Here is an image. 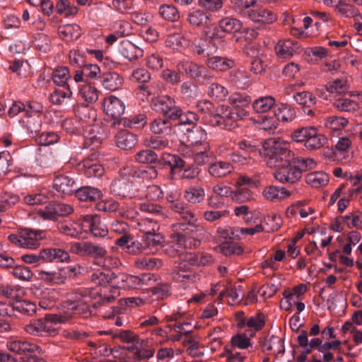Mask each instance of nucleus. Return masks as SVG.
I'll return each mask as SVG.
<instances>
[{"label":"nucleus","mask_w":362,"mask_h":362,"mask_svg":"<svg viewBox=\"0 0 362 362\" xmlns=\"http://www.w3.org/2000/svg\"><path fill=\"white\" fill-rule=\"evenodd\" d=\"M125 280L124 289L136 288L144 284L147 285L151 281H156V279L151 274H143L139 276L127 274Z\"/></svg>","instance_id":"25"},{"label":"nucleus","mask_w":362,"mask_h":362,"mask_svg":"<svg viewBox=\"0 0 362 362\" xmlns=\"http://www.w3.org/2000/svg\"><path fill=\"white\" fill-rule=\"evenodd\" d=\"M57 228L62 234L71 237L78 236L81 233L82 230H83L82 223L79 224L70 221H65L58 223Z\"/></svg>","instance_id":"41"},{"label":"nucleus","mask_w":362,"mask_h":362,"mask_svg":"<svg viewBox=\"0 0 362 362\" xmlns=\"http://www.w3.org/2000/svg\"><path fill=\"white\" fill-rule=\"evenodd\" d=\"M292 161L296 163L301 173L303 171L314 169L317 165V163L314 159L310 158L296 157L294 153Z\"/></svg>","instance_id":"58"},{"label":"nucleus","mask_w":362,"mask_h":362,"mask_svg":"<svg viewBox=\"0 0 362 362\" xmlns=\"http://www.w3.org/2000/svg\"><path fill=\"white\" fill-rule=\"evenodd\" d=\"M293 98L299 105L308 107L316 103V98L308 91L298 92L293 95Z\"/></svg>","instance_id":"57"},{"label":"nucleus","mask_w":362,"mask_h":362,"mask_svg":"<svg viewBox=\"0 0 362 362\" xmlns=\"http://www.w3.org/2000/svg\"><path fill=\"white\" fill-rule=\"evenodd\" d=\"M299 47L291 40H279L275 47L276 54L283 58L291 57L297 52Z\"/></svg>","instance_id":"24"},{"label":"nucleus","mask_w":362,"mask_h":362,"mask_svg":"<svg viewBox=\"0 0 362 362\" xmlns=\"http://www.w3.org/2000/svg\"><path fill=\"white\" fill-rule=\"evenodd\" d=\"M276 100L270 95L261 96L252 102V107L257 113H266L275 105Z\"/></svg>","instance_id":"32"},{"label":"nucleus","mask_w":362,"mask_h":362,"mask_svg":"<svg viewBox=\"0 0 362 362\" xmlns=\"http://www.w3.org/2000/svg\"><path fill=\"white\" fill-rule=\"evenodd\" d=\"M118 52L129 61L143 56V50L128 40H123L119 42Z\"/></svg>","instance_id":"17"},{"label":"nucleus","mask_w":362,"mask_h":362,"mask_svg":"<svg viewBox=\"0 0 362 362\" xmlns=\"http://www.w3.org/2000/svg\"><path fill=\"white\" fill-rule=\"evenodd\" d=\"M281 225V220L279 216L269 215L264 217L262 228L263 231L271 233L277 230Z\"/></svg>","instance_id":"54"},{"label":"nucleus","mask_w":362,"mask_h":362,"mask_svg":"<svg viewBox=\"0 0 362 362\" xmlns=\"http://www.w3.org/2000/svg\"><path fill=\"white\" fill-rule=\"evenodd\" d=\"M291 192L284 187H279L274 185H269L264 188L263 197L268 201L276 202L289 197Z\"/></svg>","instance_id":"21"},{"label":"nucleus","mask_w":362,"mask_h":362,"mask_svg":"<svg viewBox=\"0 0 362 362\" xmlns=\"http://www.w3.org/2000/svg\"><path fill=\"white\" fill-rule=\"evenodd\" d=\"M205 197V191L201 186H190L184 192V198L190 204L201 203Z\"/></svg>","instance_id":"34"},{"label":"nucleus","mask_w":362,"mask_h":362,"mask_svg":"<svg viewBox=\"0 0 362 362\" xmlns=\"http://www.w3.org/2000/svg\"><path fill=\"white\" fill-rule=\"evenodd\" d=\"M274 111L277 119L283 122L293 121L296 115L295 108L285 103L277 105Z\"/></svg>","instance_id":"27"},{"label":"nucleus","mask_w":362,"mask_h":362,"mask_svg":"<svg viewBox=\"0 0 362 362\" xmlns=\"http://www.w3.org/2000/svg\"><path fill=\"white\" fill-rule=\"evenodd\" d=\"M230 347L246 349L252 346L251 339L245 334H237L230 339Z\"/></svg>","instance_id":"55"},{"label":"nucleus","mask_w":362,"mask_h":362,"mask_svg":"<svg viewBox=\"0 0 362 362\" xmlns=\"http://www.w3.org/2000/svg\"><path fill=\"white\" fill-rule=\"evenodd\" d=\"M184 156L192 157L194 163L202 165L209 163L214 158V154L210 144H204L202 146L189 148Z\"/></svg>","instance_id":"11"},{"label":"nucleus","mask_w":362,"mask_h":362,"mask_svg":"<svg viewBox=\"0 0 362 362\" xmlns=\"http://www.w3.org/2000/svg\"><path fill=\"white\" fill-rule=\"evenodd\" d=\"M211 15L201 10H195L189 13L187 21L193 27H202L210 22Z\"/></svg>","instance_id":"39"},{"label":"nucleus","mask_w":362,"mask_h":362,"mask_svg":"<svg viewBox=\"0 0 362 362\" xmlns=\"http://www.w3.org/2000/svg\"><path fill=\"white\" fill-rule=\"evenodd\" d=\"M258 343L264 353L273 351L279 354L284 351L282 339L276 336L272 335L259 338Z\"/></svg>","instance_id":"15"},{"label":"nucleus","mask_w":362,"mask_h":362,"mask_svg":"<svg viewBox=\"0 0 362 362\" xmlns=\"http://www.w3.org/2000/svg\"><path fill=\"white\" fill-rule=\"evenodd\" d=\"M136 228L144 235L149 234L157 232L159 230V225L157 221H153L151 218L146 217L137 221Z\"/></svg>","instance_id":"48"},{"label":"nucleus","mask_w":362,"mask_h":362,"mask_svg":"<svg viewBox=\"0 0 362 362\" xmlns=\"http://www.w3.org/2000/svg\"><path fill=\"white\" fill-rule=\"evenodd\" d=\"M233 170V165L230 162L224 160L214 162L209 168V173L214 177H224Z\"/></svg>","instance_id":"22"},{"label":"nucleus","mask_w":362,"mask_h":362,"mask_svg":"<svg viewBox=\"0 0 362 362\" xmlns=\"http://www.w3.org/2000/svg\"><path fill=\"white\" fill-rule=\"evenodd\" d=\"M43 255L45 262H64L69 259V253L59 248L43 249Z\"/></svg>","instance_id":"38"},{"label":"nucleus","mask_w":362,"mask_h":362,"mask_svg":"<svg viewBox=\"0 0 362 362\" xmlns=\"http://www.w3.org/2000/svg\"><path fill=\"white\" fill-rule=\"evenodd\" d=\"M71 78L69 69L67 66H59L53 71V82L58 86H69L68 80Z\"/></svg>","instance_id":"50"},{"label":"nucleus","mask_w":362,"mask_h":362,"mask_svg":"<svg viewBox=\"0 0 362 362\" xmlns=\"http://www.w3.org/2000/svg\"><path fill=\"white\" fill-rule=\"evenodd\" d=\"M53 187L63 195H69L76 192L78 185L70 176L59 175L54 180Z\"/></svg>","instance_id":"14"},{"label":"nucleus","mask_w":362,"mask_h":362,"mask_svg":"<svg viewBox=\"0 0 362 362\" xmlns=\"http://www.w3.org/2000/svg\"><path fill=\"white\" fill-rule=\"evenodd\" d=\"M329 176L322 171H315L308 173L305 177L308 185L315 188L326 186L329 182Z\"/></svg>","instance_id":"36"},{"label":"nucleus","mask_w":362,"mask_h":362,"mask_svg":"<svg viewBox=\"0 0 362 362\" xmlns=\"http://www.w3.org/2000/svg\"><path fill=\"white\" fill-rule=\"evenodd\" d=\"M103 109L106 115L113 119L120 117L125 110L124 103L115 95H109L103 99Z\"/></svg>","instance_id":"12"},{"label":"nucleus","mask_w":362,"mask_h":362,"mask_svg":"<svg viewBox=\"0 0 362 362\" xmlns=\"http://www.w3.org/2000/svg\"><path fill=\"white\" fill-rule=\"evenodd\" d=\"M72 93L69 86L56 88L49 95V100L54 105H62L70 99Z\"/></svg>","instance_id":"42"},{"label":"nucleus","mask_w":362,"mask_h":362,"mask_svg":"<svg viewBox=\"0 0 362 362\" xmlns=\"http://www.w3.org/2000/svg\"><path fill=\"white\" fill-rule=\"evenodd\" d=\"M189 44V40L185 37L181 33L168 35L165 39L166 46L175 50L180 51L184 47L188 46Z\"/></svg>","instance_id":"40"},{"label":"nucleus","mask_w":362,"mask_h":362,"mask_svg":"<svg viewBox=\"0 0 362 362\" xmlns=\"http://www.w3.org/2000/svg\"><path fill=\"white\" fill-rule=\"evenodd\" d=\"M93 281L102 286L110 285L112 287V272H100L98 271L92 275Z\"/></svg>","instance_id":"62"},{"label":"nucleus","mask_w":362,"mask_h":362,"mask_svg":"<svg viewBox=\"0 0 362 362\" xmlns=\"http://www.w3.org/2000/svg\"><path fill=\"white\" fill-rule=\"evenodd\" d=\"M218 28L223 33H237L241 30L242 23L236 18L226 17L220 20Z\"/></svg>","instance_id":"46"},{"label":"nucleus","mask_w":362,"mask_h":362,"mask_svg":"<svg viewBox=\"0 0 362 362\" xmlns=\"http://www.w3.org/2000/svg\"><path fill=\"white\" fill-rule=\"evenodd\" d=\"M187 139L189 142V148L202 146L204 144H210L206 132L199 126L193 127L188 132Z\"/></svg>","instance_id":"19"},{"label":"nucleus","mask_w":362,"mask_h":362,"mask_svg":"<svg viewBox=\"0 0 362 362\" xmlns=\"http://www.w3.org/2000/svg\"><path fill=\"white\" fill-rule=\"evenodd\" d=\"M144 145L151 148L161 150L168 146V141L162 136H151L144 140Z\"/></svg>","instance_id":"63"},{"label":"nucleus","mask_w":362,"mask_h":362,"mask_svg":"<svg viewBox=\"0 0 362 362\" xmlns=\"http://www.w3.org/2000/svg\"><path fill=\"white\" fill-rule=\"evenodd\" d=\"M177 115L175 117L174 120L177 119L178 124H193L198 120V117L196 113L190 111L183 112L180 107H179V111H177Z\"/></svg>","instance_id":"60"},{"label":"nucleus","mask_w":362,"mask_h":362,"mask_svg":"<svg viewBox=\"0 0 362 362\" xmlns=\"http://www.w3.org/2000/svg\"><path fill=\"white\" fill-rule=\"evenodd\" d=\"M78 168L87 177H100L105 173V168L98 160L95 153H92L80 162Z\"/></svg>","instance_id":"7"},{"label":"nucleus","mask_w":362,"mask_h":362,"mask_svg":"<svg viewBox=\"0 0 362 362\" xmlns=\"http://www.w3.org/2000/svg\"><path fill=\"white\" fill-rule=\"evenodd\" d=\"M249 18L254 23L259 25H270L277 20V14L272 9L257 6L248 11Z\"/></svg>","instance_id":"10"},{"label":"nucleus","mask_w":362,"mask_h":362,"mask_svg":"<svg viewBox=\"0 0 362 362\" xmlns=\"http://www.w3.org/2000/svg\"><path fill=\"white\" fill-rule=\"evenodd\" d=\"M116 146L122 150H128L134 146L136 138L134 135L126 131L119 132L115 137Z\"/></svg>","instance_id":"37"},{"label":"nucleus","mask_w":362,"mask_h":362,"mask_svg":"<svg viewBox=\"0 0 362 362\" xmlns=\"http://www.w3.org/2000/svg\"><path fill=\"white\" fill-rule=\"evenodd\" d=\"M93 299L88 290H78L68 295L58 313L47 314L44 318L32 320L25 325L24 330L34 336L54 335L57 333L50 324L69 322L75 315L88 317L92 315Z\"/></svg>","instance_id":"1"},{"label":"nucleus","mask_w":362,"mask_h":362,"mask_svg":"<svg viewBox=\"0 0 362 362\" xmlns=\"http://www.w3.org/2000/svg\"><path fill=\"white\" fill-rule=\"evenodd\" d=\"M132 345L128 347L130 352L134 353V356L138 360L150 358L154 355V350L146 349V341L140 339V343H131Z\"/></svg>","instance_id":"29"},{"label":"nucleus","mask_w":362,"mask_h":362,"mask_svg":"<svg viewBox=\"0 0 362 362\" xmlns=\"http://www.w3.org/2000/svg\"><path fill=\"white\" fill-rule=\"evenodd\" d=\"M79 95L87 103H93L98 100L99 91L95 86L86 83L81 86Z\"/></svg>","instance_id":"51"},{"label":"nucleus","mask_w":362,"mask_h":362,"mask_svg":"<svg viewBox=\"0 0 362 362\" xmlns=\"http://www.w3.org/2000/svg\"><path fill=\"white\" fill-rule=\"evenodd\" d=\"M348 119L344 117L330 116L325 119V127L334 135L338 134L347 124Z\"/></svg>","instance_id":"33"},{"label":"nucleus","mask_w":362,"mask_h":362,"mask_svg":"<svg viewBox=\"0 0 362 362\" xmlns=\"http://www.w3.org/2000/svg\"><path fill=\"white\" fill-rule=\"evenodd\" d=\"M45 238L44 233L40 230L25 228L18 234H11L8 240L16 246L35 249L40 245V240Z\"/></svg>","instance_id":"4"},{"label":"nucleus","mask_w":362,"mask_h":362,"mask_svg":"<svg viewBox=\"0 0 362 362\" xmlns=\"http://www.w3.org/2000/svg\"><path fill=\"white\" fill-rule=\"evenodd\" d=\"M6 346L10 351L18 354L34 353L40 349L38 346L34 344L18 339H10L7 341Z\"/></svg>","instance_id":"16"},{"label":"nucleus","mask_w":362,"mask_h":362,"mask_svg":"<svg viewBox=\"0 0 362 362\" xmlns=\"http://www.w3.org/2000/svg\"><path fill=\"white\" fill-rule=\"evenodd\" d=\"M297 341L305 354H310L313 349L319 348L322 345V341L320 338H313L308 341V333L306 330H301L297 337Z\"/></svg>","instance_id":"26"},{"label":"nucleus","mask_w":362,"mask_h":362,"mask_svg":"<svg viewBox=\"0 0 362 362\" xmlns=\"http://www.w3.org/2000/svg\"><path fill=\"white\" fill-rule=\"evenodd\" d=\"M228 103L233 108H245L252 103L251 97L246 93L235 92L228 98Z\"/></svg>","instance_id":"44"},{"label":"nucleus","mask_w":362,"mask_h":362,"mask_svg":"<svg viewBox=\"0 0 362 362\" xmlns=\"http://www.w3.org/2000/svg\"><path fill=\"white\" fill-rule=\"evenodd\" d=\"M180 70L186 73L187 76L192 78L200 77L205 69L196 63L189 61H184L178 64Z\"/></svg>","instance_id":"43"},{"label":"nucleus","mask_w":362,"mask_h":362,"mask_svg":"<svg viewBox=\"0 0 362 362\" xmlns=\"http://www.w3.org/2000/svg\"><path fill=\"white\" fill-rule=\"evenodd\" d=\"M59 35L64 41H72L80 37L81 29L77 24H67L59 28Z\"/></svg>","instance_id":"35"},{"label":"nucleus","mask_w":362,"mask_h":362,"mask_svg":"<svg viewBox=\"0 0 362 362\" xmlns=\"http://www.w3.org/2000/svg\"><path fill=\"white\" fill-rule=\"evenodd\" d=\"M290 147V144L281 138H270L263 143L260 153L269 167L277 168L292 161L293 153Z\"/></svg>","instance_id":"3"},{"label":"nucleus","mask_w":362,"mask_h":362,"mask_svg":"<svg viewBox=\"0 0 362 362\" xmlns=\"http://www.w3.org/2000/svg\"><path fill=\"white\" fill-rule=\"evenodd\" d=\"M153 108L170 119H175V117L179 111L178 106L174 98L168 95L159 96L152 100Z\"/></svg>","instance_id":"8"},{"label":"nucleus","mask_w":362,"mask_h":362,"mask_svg":"<svg viewBox=\"0 0 362 362\" xmlns=\"http://www.w3.org/2000/svg\"><path fill=\"white\" fill-rule=\"evenodd\" d=\"M348 89L347 80L345 77L337 78L326 86V90L329 93L342 94Z\"/></svg>","instance_id":"56"},{"label":"nucleus","mask_w":362,"mask_h":362,"mask_svg":"<svg viewBox=\"0 0 362 362\" xmlns=\"http://www.w3.org/2000/svg\"><path fill=\"white\" fill-rule=\"evenodd\" d=\"M35 303L28 300L16 299L11 304V313L16 311L19 313L30 315L36 312Z\"/></svg>","instance_id":"31"},{"label":"nucleus","mask_w":362,"mask_h":362,"mask_svg":"<svg viewBox=\"0 0 362 362\" xmlns=\"http://www.w3.org/2000/svg\"><path fill=\"white\" fill-rule=\"evenodd\" d=\"M183 232L177 233L173 240L166 245L165 251L171 257H178L174 262V267L178 272H190L194 267L205 266L213 262L212 257L206 253L183 252L181 249L197 248L200 245L196 228L183 229Z\"/></svg>","instance_id":"2"},{"label":"nucleus","mask_w":362,"mask_h":362,"mask_svg":"<svg viewBox=\"0 0 362 362\" xmlns=\"http://www.w3.org/2000/svg\"><path fill=\"white\" fill-rule=\"evenodd\" d=\"M304 144L305 147L308 150H315L322 147L326 143L327 139L321 134H319L315 127H313Z\"/></svg>","instance_id":"30"},{"label":"nucleus","mask_w":362,"mask_h":362,"mask_svg":"<svg viewBox=\"0 0 362 362\" xmlns=\"http://www.w3.org/2000/svg\"><path fill=\"white\" fill-rule=\"evenodd\" d=\"M102 192L93 187H78L76 192V197L82 202L95 201L102 197Z\"/></svg>","instance_id":"28"},{"label":"nucleus","mask_w":362,"mask_h":362,"mask_svg":"<svg viewBox=\"0 0 362 362\" xmlns=\"http://www.w3.org/2000/svg\"><path fill=\"white\" fill-rule=\"evenodd\" d=\"M168 124V119L156 118L151 123L150 129L153 134L166 133L170 130Z\"/></svg>","instance_id":"64"},{"label":"nucleus","mask_w":362,"mask_h":362,"mask_svg":"<svg viewBox=\"0 0 362 362\" xmlns=\"http://www.w3.org/2000/svg\"><path fill=\"white\" fill-rule=\"evenodd\" d=\"M158 176V172L155 167L148 166L144 168H138L134 172V177L141 179L143 180H150L156 179Z\"/></svg>","instance_id":"59"},{"label":"nucleus","mask_w":362,"mask_h":362,"mask_svg":"<svg viewBox=\"0 0 362 362\" xmlns=\"http://www.w3.org/2000/svg\"><path fill=\"white\" fill-rule=\"evenodd\" d=\"M132 183L127 179L122 177L114 180L110 185L111 192L115 196L128 197L131 194Z\"/></svg>","instance_id":"23"},{"label":"nucleus","mask_w":362,"mask_h":362,"mask_svg":"<svg viewBox=\"0 0 362 362\" xmlns=\"http://www.w3.org/2000/svg\"><path fill=\"white\" fill-rule=\"evenodd\" d=\"M276 168L274 176L281 183H295L301 178L300 169L293 161L286 162Z\"/></svg>","instance_id":"5"},{"label":"nucleus","mask_w":362,"mask_h":362,"mask_svg":"<svg viewBox=\"0 0 362 362\" xmlns=\"http://www.w3.org/2000/svg\"><path fill=\"white\" fill-rule=\"evenodd\" d=\"M219 114L223 122V127L235 121L243 119L250 115L249 111L245 108H233L224 105L220 107Z\"/></svg>","instance_id":"13"},{"label":"nucleus","mask_w":362,"mask_h":362,"mask_svg":"<svg viewBox=\"0 0 362 362\" xmlns=\"http://www.w3.org/2000/svg\"><path fill=\"white\" fill-rule=\"evenodd\" d=\"M74 211L72 206L64 203H52L37 211L40 217L45 220L56 221L59 217L66 216Z\"/></svg>","instance_id":"6"},{"label":"nucleus","mask_w":362,"mask_h":362,"mask_svg":"<svg viewBox=\"0 0 362 362\" xmlns=\"http://www.w3.org/2000/svg\"><path fill=\"white\" fill-rule=\"evenodd\" d=\"M100 83L105 89L115 91L122 86L123 78L116 72H105L101 76Z\"/></svg>","instance_id":"18"},{"label":"nucleus","mask_w":362,"mask_h":362,"mask_svg":"<svg viewBox=\"0 0 362 362\" xmlns=\"http://www.w3.org/2000/svg\"><path fill=\"white\" fill-rule=\"evenodd\" d=\"M344 224L349 228L362 229V214H349L341 216Z\"/></svg>","instance_id":"61"},{"label":"nucleus","mask_w":362,"mask_h":362,"mask_svg":"<svg viewBox=\"0 0 362 362\" xmlns=\"http://www.w3.org/2000/svg\"><path fill=\"white\" fill-rule=\"evenodd\" d=\"M159 13L163 19L171 22H175L180 18L179 11L173 5H161L159 8Z\"/></svg>","instance_id":"53"},{"label":"nucleus","mask_w":362,"mask_h":362,"mask_svg":"<svg viewBox=\"0 0 362 362\" xmlns=\"http://www.w3.org/2000/svg\"><path fill=\"white\" fill-rule=\"evenodd\" d=\"M83 230H89L95 237H105L108 234L107 228L101 223L96 215L86 214L81 216Z\"/></svg>","instance_id":"9"},{"label":"nucleus","mask_w":362,"mask_h":362,"mask_svg":"<svg viewBox=\"0 0 362 362\" xmlns=\"http://www.w3.org/2000/svg\"><path fill=\"white\" fill-rule=\"evenodd\" d=\"M56 11L65 16H75L78 13V8L69 0H58L56 4Z\"/></svg>","instance_id":"52"},{"label":"nucleus","mask_w":362,"mask_h":362,"mask_svg":"<svg viewBox=\"0 0 362 362\" xmlns=\"http://www.w3.org/2000/svg\"><path fill=\"white\" fill-rule=\"evenodd\" d=\"M24 294V291L18 286H10L8 284L0 285V296L16 300L21 298Z\"/></svg>","instance_id":"47"},{"label":"nucleus","mask_w":362,"mask_h":362,"mask_svg":"<svg viewBox=\"0 0 362 362\" xmlns=\"http://www.w3.org/2000/svg\"><path fill=\"white\" fill-rule=\"evenodd\" d=\"M207 94L213 100L223 101L226 100L228 92L223 86L218 83H212L208 87Z\"/></svg>","instance_id":"49"},{"label":"nucleus","mask_w":362,"mask_h":362,"mask_svg":"<svg viewBox=\"0 0 362 362\" xmlns=\"http://www.w3.org/2000/svg\"><path fill=\"white\" fill-rule=\"evenodd\" d=\"M205 64L209 69L219 71H226L235 64L233 60L218 56L208 57Z\"/></svg>","instance_id":"20"},{"label":"nucleus","mask_w":362,"mask_h":362,"mask_svg":"<svg viewBox=\"0 0 362 362\" xmlns=\"http://www.w3.org/2000/svg\"><path fill=\"white\" fill-rule=\"evenodd\" d=\"M23 123L31 133L37 134L41 129V119L37 112L29 111V114L22 119Z\"/></svg>","instance_id":"45"}]
</instances>
